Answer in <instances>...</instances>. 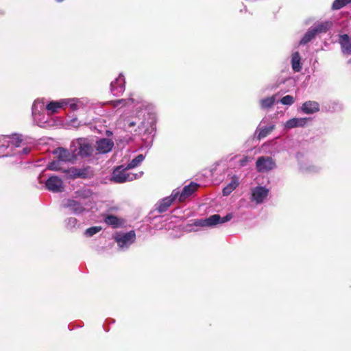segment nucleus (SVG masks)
Here are the masks:
<instances>
[{"mask_svg": "<svg viewBox=\"0 0 351 351\" xmlns=\"http://www.w3.org/2000/svg\"><path fill=\"white\" fill-rule=\"evenodd\" d=\"M130 169L123 168V166L116 167L112 173V180L116 183L131 182L138 178V174L128 172Z\"/></svg>", "mask_w": 351, "mask_h": 351, "instance_id": "f257e3e1", "label": "nucleus"}, {"mask_svg": "<svg viewBox=\"0 0 351 351\" xmlns=\"http://www.w3.org/2000/svg\"><path fill=\"white\" fill-rule=\"evenodd\" d=\"M275 167V161L269 156H261L256 162V168L258 172H267Z\"/></svg>", "mask_w": 351, "mask_h": 351, "instance_id": "f03ea898", "label": "nucleus"}, {"mask_svg": "<svg viewBox=\"0 0 351 351\" xmlns=\"http://www.w3.org/2000/svg\"><path fill=\"white\" fill-rule=\"evenodd\" d=\"M47 189L53 193H60L64 190L63 181L58 176L49 177L45 182Z\"/></svg>", "mask_w": 351, "mask_h": 351, "instance_id": "7ed1b4c3", "label": "nucleus"}, {"mask_svg": "<svg viewBox=\"0 0 351 351\" xmlns=\"http://www.w3.org/2000/svg\"><path fill=\"white\" fill-rule=\"evenodd\" d=\"M69 172L71 174L73 178H83L88 179L91 178L94 176V171L90 166H86L85 167L78 169V168H71Z\"/></svg>", "mask_w": 351, "mask_h": 351, "instance_id": "20e7f679", "label": "nucleus"}, {"mask_svg": "<svg viewBox=\"0 0 351 351\" xmlns=\"http://www.w3.org/2000/svg\"><path fill=\"white\" fill-rule=\"evenodd\" d=\"M269 191L263 186H256L252 189L251 200L256 204H261L267 197Z\"/></svg>", "mask_w": 351, "mask_h": 351, "instance_id": "39448f33", "label": "nucleus"}, {"mask_svg": "<svg viewBox=\"0 0 351 351\" xmlns=\"http://www.w3.org/2000/svg\"><path fill=\"white\" fill-rule=\"evenodd\" d=\"M114 146L113 141L110 138H103L96 142L95 149L99 154L110 152Z\"/></svg>", "mask_w": 351, "mask_h": 351, "instance_id": "423d86ee", "label": "nucleus"}, {"mask_svg": "<svg viewBox=\"0 0 351 351\" xmlns=\"http://www.w3.org/2000/svg\"><path fill=\"white\" fill-rule=\"evenodd\" d=\"M178 195L179 192H175V191H173L171 196L166 197L159 202L156 208L158 213H162L167 211L174 200L178 197Z\"/></svg>", "mask_w": 351, "mask_h": 351, "instance_id": "0eeeda50", "label": "nucleus"}, {"mask_svg": "<svg viewBox=\"0 0 351 351\" xmlns=\"http://www.w3.org/2000/svg\"><path fill=\"white\" fill-rule=\"evenodd\" d=\"M94 152V147L86 139H81L79 141V152L78 154L82 157H89L93 155Z\"/></svg>", "mask_w": 351, "mask_h": 351, "instance_id": "6e6552de", "label": "nucleus"}, {"mask_svg": "<svg viewBox=\"0 0 351 351\" xmlns=\"http://www.w3.org/2000/svg\"><path fill=\"white\" fill-rule=\"evenodd\" d=\"M199 186V185L198 184L193 182H191L189 185L185 186L183 188L181 193H179V201L182 202L186 200L189 196H191L197 190Z\"/></svg>", "mask_w": 351, "mask_h": 351, "instance_id": "1a4fd4ad", "label": "nucleus"}, {"mask_svg": "<svg viewBox=\"0 0 351 351\" xmlns=\"http://www.w3.org/2000/svg\"><path fill=\"white\" fill-rule=\"evenodd\" d=\"M110 89L113 95H117L125 90V80L123 76H119L110 84Z\"/></svg>", "mask_w": 351, "mask_h": 351, "instance_id": "9d476101", "label": "nucleus"}, {"mask_svg": "<svg viewBox=\"0 0 351 351\" xmlns=\"http://www.w3.org/2000/svg\"><path fill=\"white\" fill-rule=\"evenodd\" d=\"M136 238V234L134 231L131 230L120 237L116 238V241L120 247H123L128 244L132 243Z\"/></svg>", "mask_w": 351, "mask_h": 351, "instance_id": "9b49d317", "label": "nucleus"}, {"mask_svg": "<svg viewBox=\"0 0 351 351\" xmlns=\"http://www.w3.org/2000/svg\"><path fill=\"white\" fill-rule=\"evenodd\" d=\"M104 222L113 228H118L124 224V220L113 215H106L104 219Z\"/></svg>", "mask_w": 351, "mask_h": 351, "instance_id": "f8f14e48", "label": "nucleus"}, {"mask_svg": "<svg viewBox=\"0 0 351 351\" xmlns=\"http://www.w3.org/2000/svg\"><path fill=\"white\" fill-rule=\"evenodd\" d=\"M301 109L305 114H313L319 110V105L315 101H308L302 104Z\"/></svg>", "mask_w": 351, "mask_h": 351, "instance_id": "ddd939ff", "label": "nucleus"}, {"mask_svg": "<svg viewBox=\"0 0 351 351\" xmlns=\"http://www.w3.org/2000/svg\"><path fill=\"white\" fill-rule=\"evenodd\" d=\"M64 207L70 208L75 214L82 213L85 210L81 203L71 199L66 200L64 204Z\"/></svg>", "mask_w": 351, "mask_h": 351, "instance_id": "4468645a", "label": "nucleus"}, {"mask_svg": "<svg viewBox=\"0 0 351 351\" xmlns=\"http://www.w3.org/2000/svg\"><path fill=\"white\" fill-rule=\"evenodd\" d=\"M339 44L341 45V47L342 51L345 53L350 54L351 53V38L349 37L348 34H343L340 36L339 38Z\"/></svg>", "mask_w": 351, "mask_h": 351, "instance_id": "2eb2a0df", "label": "nucleus"}, {"mask_svg": "<svg viewBox=\"0 0 351 351\" xmlns=\"http://www.w3.org/2000/svg\"><path fill=\"white\" fill-rule=\"evenodd\" d=\"M307 120V118H293L288 120L285 123V126L287 129H291L296 127H304L306 125Z\"/></svg>", "mask_w": 351, "mask_h": 351, "instance_id": "dca6fc26", "label": "nucleus"}, {"mask_svg": "<svg viewBox=\"0 0 351 351\" xmlns=\"http://www.w3.org/2000/svg\"><path fill=\"white\" fill-rule=\"evenodd\" d=\"M53 153L57 155L58 158L61 161L69 162L73 158V155L70 152L62 147L57 148Z\"/></svg>", "mask_w": 351, "mask_h": 351, "instance_id": "f3484780", "label": "nucleus"}, {"mask_svg": "<svg viewBox=\"0 0 351 351\" xmlns=\"http://www.w3.org/2000/svg\"><path fill=\"white\" fill-rule=\"evenodd\" d=\"M238 178L233 176L231 182L223 189V195L227 196L230 195L239 185Z\"/></svg>", "mask_w": 351, "mask_h": 351, "instance_id": "a211bd4d", "label": "nucleus"}, {"mask_svg": "<svg viewBox=\"0 0 351 351\" xmlns=\"http://www.w3.org/2000/svg\"><path fill=\"white\" fill-rule=\"evenodd\" d=\"M300 60L301 58L298 51H296L292 54L291 65L292 69L295 72H299L302 69Z\"/></svg>", "mask_w": 351, "mask_h": 351, "instance_id": "6ab92c4d", "label": "nucleus"}, {"mask_svg": "<svg viewBox=\"0 0 351 351\" xmlns=\"http://www.w3.org/2000/svg\"><path fill=\"white\" fill-rule=\"evenodd\" d=\"M8 137V147L14 146L15 147H19L21 146L23 139L21 135L19 134H13L12 136H7Z\"/></svg>", "mask_w": 351, "mask_h": 351, "instance_id": "aec40b11", "label": "nucleus"}, {"mask_svg": "<svg viewBox=\"0 0 351 351\" xmlns=\"http://www.w3.org/2000/svg\"><path fill=\"white\" fill-rule=\"evenodd\" d=\"M275 128L274 125H271L269 127L260 128L258 130L257 139L261 140L267 136Z\"/></svg>", "mask_w": 351, "mask_h": 351, "instance_id": "412c9836", "label": "nucleus"}, {"mask_svg": "<svg viewBox=\"0 0 351 351\" xmlns=\"http://www.w3.org/2000/svg\"><path fill=\"white\" fill-rule=\"evenodd\" d=\"M330 25L331 24L329 22L322 23L313 27L312 29L317 35V34L326 32L330 27Z\"/></svg>", "mask_w": 351, "mask_h": 351, "instance_id": "4be33fe9", "label": "nucleus"}, {"mask_svg": "<svg viewBox=\"0 0 351 351\" xmlns=\"http://www.w3.org/2000/svg\"><path fill=\"white\" fill-rule=\"evenodd\" d=\"M276 101L275 96H271L262 99L260 101L261 107L263 109L270 108L273 106Z\"/></svg>", "mask_w": 351, "mask_h": 351, "instance_id": "5701e85b", "label": "nucleus"}, {"mask_svg": "<svg viewBox=\"0 0 351 351\" xmlns=\"http://www.w3.org/2000/svg\"><path fill=\"white\" fill-rule=\"evenodd\" d=\"M316 36L315 33L314 32V31L313 30L312 28H310L306 32V34L304 35V36L302 37V38L301 39L300 42V45H306L308 43H309L313 38H315V36Z\"/></svg>", "mask_w": 351, "mask_h": 351, "instance_id": "b1692460", "label": "nucleus"}, {"mask_svg": "<svg viewBox=\"0 0 351 351\" xmlns=\"http://www.w3.org/2000/svg\"><path fill=\"white\" fill-rule=\"evenodd\" d=\"M145 157L143 154H138L132 159L126 166V169H133L138 166L144 160Z\"/></svg>", "mask_w": 351, "mask_h": 351, "instance_id": "393cba45", "label": "nucleus"}, {"mask_svg": "<svg viewBox=\"0 0 351 351\" xmlns=\"http://www.w3.org/2000/svg\"><path fill=\"white\" fill-rule=\"evenodd\" d=\"M207 226L221 223V217L218 214H215L206 219Z\"/></svg>", "mask_w": 351, "mask_h": 351, "instance_id": "a878e982", "label": "nucleus"}, {"mask_svg": "<svg viewBox=\"0 0 351 351\" xmlns=\"http://www.w3.org/2000/svg\"><path fill=\"white\" fill-rule=\"evenodd\" d=\"M62 107V104L58 101H50L46 106V109L51 113L57 112L58 110Z\"/></svg>", "mask_w": 351, "mask_h": 351, "instance_id": "bb28decb", "label": "nucleus"}, {"mask_svg": "<svg viewBox=\"0 0 351 351\" xmlns=\"http://www.w3.org/2000/svg\"><path fill=\"white\" fill-rule=\"evenodd\" d=\"M350 3H351V0H335L332 5V9L339 10Z\"/></svg>", "mask_w": 351, "mask_h": 351, "instance_id": "cd10ccee", "label": "nucleus"}, {"mask_svg": "<svg viewBox=\"0 0 351 351\" xmlns=\"http://www.w3.org/2000/svg\"><path fill=\"white\" fill-rule=\"evenodd\" d=\"M8 141L7 136L0 135V152L9 147Z\"/></svg>", "mask_w": 351, "mask_h": 351, "instance_id": "c85d7f7f", "label": "nucleus"}, {"mask_svg": "<svg viewBox=\"0 0 351 351\" xmlns=\"http://www.w3.org/2000/svg\"><path fill=\"white\" fill-rule=\"evenodd\" d=\"M101 230L100 226H93L86 229L85 234L88 237H92Z\"/></svg>", "mask_w": 351, "mask_h": 351, "instance_id": "c756f323", "label": "nucleus"}, {"mask_svg": "<svg viewBox=\"0 0 351 351\" xmlns=\"http://www.w3.org/2000/svg\"><path fill=\"white\" fill-rule=\"evenodd\" d=\"M295 99L294 97L291 95H287L284 96L281 99L280 102L283 105H291L294 103Z\"/></svg>", "mask_w": 351, "mask_h": 351, "instance_id": "7c9ffc66", "label": "nucleus"}, {"mask_svg": "<svg viewBox=\"0 0 351 351\" xmlns=\"http://www.w3.org/2000/svg\"><path fill=\"white\" fill-rule=\"evenodd\" d=\"M129 101L134 102V100L132 98L128 99H121L112 101V103L114 107H117L119 105L125 106L128 104Z\"/></svg>", "mask_w": 351, "mask_h": 351, "instance_id": "2f4dec72", "label": "nucleus"}, {"mask_svg": "<svg viewBox=\"0 0 351 351\" xmlns=\"http://www.w3.org/2000/svg\"><path fill=\"white\" fill-rule=\"evenodd\" d=\"M47 169L51 171H60L61 169L60 167V162L58 161H52L47 165Z\"/></svg>", "mask_w": 351, "mask_h": 351, "instance_id": "473e14b6", "label": "nucleus"}, {"mask_svg": "<svg viewBox=\"0 0 351 351\" xmlns=\"http://www.w3.org/2000/svg\"><path fill=\"white\" fill-rule=\"evenodd\" d=\"M66 226L68 228L75 227L77 223V220L75 217H69L66 219Z\"/></svg>", "mask_w": 351, "mask_h": 351, "instance_id": "72a5a7b5", "label": "nucleus"}, {"mask_svg": "<svg viewBox=\"0 0 351 351\" xmlns=\"http://www.w3.org/2000/svg\"><path fill=\"white\" fill-rule=\"evenodd\" d=\"M193 225L195 226H201V227L207 226L206 220V219H195L194 221V222H193Z\"/></svg>", "mask_w": 351, "mask_h": 351, "instance_id": "f704fd0d", "label": "nucleus"}, {"mask_svg": "<svg viewBox=\"0 0 351 351\" xmlns=\"http://www.w3.org/2000/svg\"><path fill=\"white\" fill-rule=\"evenodd\" d=\"M232 214L229 213L226 216L221 217V223L227 222V221H230V219H232Z\"/></svg>", "mask_w": 351, "mask_h": 351, "instance_id": "c9c22d12", "label": "nucleus"}, {"mask_svg": "<svg viewBox=\"0 0 351 351\" xmlns=\"http://www.w3.org/2000/svg\"><path fill=\"white\" fill-rule=\"evenodd\" d=\"M249 161V158L247 156H245L243 157L241 160H240V165L241 166H245L246 165L247 162Z\"/></svg>", "mask_w": 351, "mask_h": 351, "instance_id": "e433bc0d", "label": "nucleus"}, {"mask_svg": "<svg viewBox=\"0 0 351 351\" xmlns=\"http://www.w3.org/2000/svg\"><path fill=\"white\" fill-rule=\"evenodd\" d=\"M29 152H30V149H29V148H28V147H25V148H23V149L22 153H23V154H29Z\"/></svg>", "mask_w": 351, "mask_h": 351, "instance_id": "4c0bfd02", "label": "nucleus"}, {"mask_svg": "<svg viewBox=\"0 0 351 351\" xmlns=\"http://www.w3.org/2000/svg\"><path fill=\"white\" fill-rule=\"evenodd\" d=\"M71 108L73 110H75V109H76V105H75V104H71Z\"/></svg>", "mask_w": 351, "mask_h": 351, "instance_id": "58836bf2", "label": "nucleus"}, {"mask_svg": "<svg viewBox=\"0 0 351 351\" xmlns=\"http://www.w3.org/2000/svg\"><path fill=\"white\" fill-rule=\"evenodd\" d=\"M134 125H135V123H134V122H130V123H129V126H130V127H132V126H134Z\"/></svg>", "mask_w": 351, "mask_h": 351, "instance_id": "ea45409f", "label": "nucleus"}]
</instances>
